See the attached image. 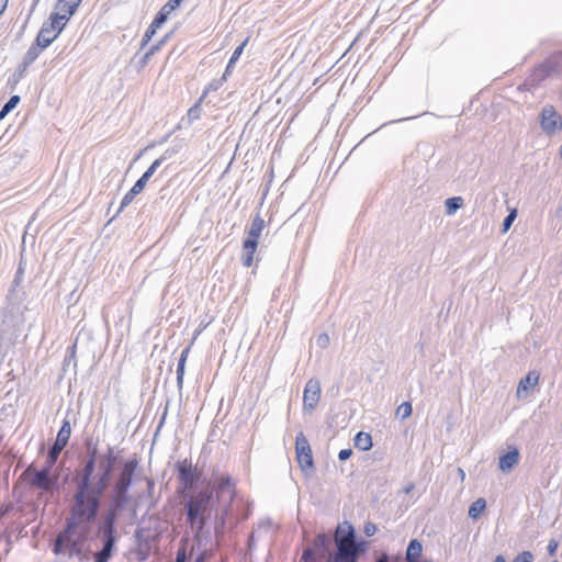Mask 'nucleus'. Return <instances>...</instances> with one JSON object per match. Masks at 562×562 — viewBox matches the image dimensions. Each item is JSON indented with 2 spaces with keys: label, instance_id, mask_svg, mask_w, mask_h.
<instances>
[{
  "label": "nucleus",
  "instance_id": "39",
  "mask_svg": "<svg viewBox=\"0 0 562 562\" xmlns=\"http://www.w3.org/2000/svg\"><path fill=\"white\" fill-rule=\"evenodd\" d=\"M352 454V450L351 449H341L338 453V459L340 461H346L348 460Z\"/></svg>",
  "mask_w": 562,
  "mask_h": 562
},
{
  "label": "nucleus",
  "instance_id": "35",
  "mask_svg": "<svg viewBox=\"0 0 562 562\" xmlns=\"http://www.w3.org/2000/svg\"><path fill=\"white\" fill-rule=\"evenodd\" d=\"M516 210H513L504 220V223H503V231L506 232L509 229L510 225L513 224L514 220L516 218Z\"/></svg>",
  "mask_w": 562,
  "mask_h": 562
},
{
  "label": "nucleus",
  "instance_id": "44",
  "mask_svg": "<svg viewBox=\"0 0 562 562\" xmlns=\"http://www.w3.org/2000/svg\"><path fill=\"white\" fill-rule=\"evenodd\" d=\"M414 488V484H408L405 488H404V492L406 494H409Z\"/></svg>",
  "mask_w": 562,
  "mask_h": 562
},
{
  "label": "nucleus",
  "instance_id": "47",
  "mask_svg": "<svg viewBox=\"0 0 562 562\" xmlns=\"http://www.w3.org/2000/svg\"><path fill=\"white\" fill-rule=\"evenodd\" d=\"M319 339H322V342H327L328 341V336L326 334L322 335L319 337Z\"/></svg>",
  "mask_w": 562,
  "mask_h": 562
},
{
  "label": "nucleus",
  "instance_id": "45",
  "mask_svg": "<svg viewBox=\"0 0 562 562\" xmlns=\"http://www.w3.org/2000/svg\"><path fill=\"white\" fill-rule=\"evenodd\" d=\"M376 562H389V557H387L386 554H383L382 557H380V558L378 559V561H376Z\"/></svg>",
  "mask_w": 562,
  "mask_h": 562
},
{
  "label": "nucleus",
  "instance_id": "31",
  "mask_svg": "<svg viewBox=\"0 0 562 562\" xmlns=\"http://www.w3.org/2000/svg\"><path fill=\"white\" fill-rule=\"evenodd\" d=\"M316 553L317 551L313 547L306 548L300 562H314Z\"/></svg>",
  "mask_w": 562,
  "mask_h": 562
},
{
  "label": "nucleus",
  "instance_id": "32",
  "mask_svg": "<svg viewBox=\"0 0 562 562\" xmlns=\"http://www.w3.org/2000/svg\"><path fill=\"white\" fill-rule=\"evenodd\" d=\"M137 194L138 193L131 188V190L123 196L120 210H123L124 207L130 205Z\"/></svg>",
  "mask_w": 562,
  "mask_h": 562
},
{
  "label": "nucleus",
  "instance_id": "43",
  "mask_svg": "<svg viewBox=\"0 0 562 562\" xmlns=\"http://www.w3.org/2000/svg\"><path fill=\"white\" fill-rule=\"evenodd\" d=\"M157 48H158L157 46H156V47L150 48V49L145 54L144 59H145V60H147V59H148V58H149V57L155 53V50H156Z\"/></svg>",
  "mask_w": 562,
  "mask_h": 562
},
{
  "label": "nucleus",
  "instance_id": "37",
  "mask_svg": "<svg viewBox=\"0 0 562 562\" xmlns=\"http://www.w3.org/2000/svg\"><path fill=\"white\" fill-rule=\"evenodd\" d=\"M188 115L191 119H199L200 117V102H198L195 105H193L189 111Z\"/></svg>",
  "mask_w": 562,
  "mask_h": 562
},
{
  "label": "nucleus",
  "instance_id": "16",
  "mask_svg": "<svg viewBox=\"0 0 562 562\" xmlns=\"http://www.w3.org/2000/svg\"><path fill=\"white\" fill-rule=\"evenodd\" d=\"M423 552L422 543L417 539H412L408 543L406 550V561L407 562H419Z\"/></svg>",
  "mask_w": 562,
  "mask_h": 562
},
{
  "label": "nucleus",
  "instance_id": "22",
  "mask_svg": "<svg viewBox=\"0 0 562 562\" xmlns=\"http://www.w3.org/2000/svg\"><path fill=\"white\" fill-rule=\"evenodd\" d=\"M486 508V501L484 498H477L474 501L468 512V515L472 519H477Z\"/></svg>",
  "mask_w": 562,
  "mask_h": 562
},
{
  "label": "nucleus",
  "instance_id": "34",
  "mask_svg": "<svg viewBox=\"0 0 562 562\" xmlns=\"http://www.w3.org/2000/svg\"><path fill=\"white\" fill-rule=\"evenodd\" d=\"M533 555L530 551H524L516 555L513 562H532Z\"/></svg>",
  "mask_w": 562,
  "mask_h": 562
},
{
  "label": "nucleus",
  "instance_id": "7",
  "mask_svg": "<svg viewBox=\"0 0 562 562\" xmlns=\"http://www.w3.org/2000/svg\"><path fill=\"white\" fill-rule=\"evenodd\" d=\"M65 26L66 24L56 20V18L49 16L48 21L40 29L35 41L38 42L42 47L47 48L58 37Z\"/></svg>",
  "mask_w": 562,
  "mask_h": 562
},
{
  "label": "nucleus",
  "instance_id": "6",
  "mask_svg": "<svg viewBox=\"0 0 562 562\" xmlns=\"http://www.w3.org/2000/svg\"><path fill=\"white\" fill-rule=\"evenodd\" d=\"M295 454L300 469L308 474L314 468V460L311 445L302 431L295 437Z\"/></svg>",
  "mask_w": 562,
  "mask_h": 562
},
{
  "label": "nucleus",
  "instance_id": "53",
  "mask_svg": "<svg viewBox=\"0 0 562 562\" xmlns=\"http://www.w3.org/2000/svg\"><path fill=\"white\" fill-rule=\"evenodd\" d=\"M180 1L182 2L183 0H180Z\"/></svg>",
  "mask_w": 562,
  "mask_h": 562
},
{
  "label": "nucleus",
  "instance_id": "26",
  "mask_svg": "<svg viewBox=\"0 0 562 562\" xmlns=\"http://www.w3.org/2000/svg\"><path fill=\"white\" fill-rule=\"evenodd\" d=\"M249 42V37H247L239 46H237L233 53V55L231 56V59L228 61V65L226 67V71L229 70V68L239 59V57L241 56L243 52H244V48L246 47V45L248 44Z\"/></svg>",
  "mask_w": 562,
  "mask_h": 562
},
{
  "label": "nucleus",
  "instance_id": "20",
  "mask_svg": "<svg viewBox=\"0 0 562 562\" xmlns=\"http://www.w3.org/2000/svg\"><path fill=\"white\" fill-rule=\"evenodd\" d=\"M45 49V47H42V45L38 42H34L24 56V63L25 64H32L34 63L37 57L42 54V52Z\"/></svg>",
  "mask_w": 562,
  "mask_h": 562
},
{
  "label": "nucleus",
  "instance_id": "19",
  "mask_svg": "<svg viewBox=\"0 0 562 562\" xmlns=\"http://www.w3.org/2000/svg\"><path fill=\"white\" fill-rule=\"evenodd\" d=\"M70 435H71L70 423H69V420L65 419L63 422V425H61L58 434H57L55 442L58 443V446L60 445L63 447H66L68 443V440L70 438Z\"/></svg>",
  "mask_w": 562,
  "mask_h": 562
},
{
  "label": "nucleus",
  "instance_id": "3",
  "mask_svg": "<svg viewBox=\"0 0 562 562\" xmlns=\"http://www.w3.org/2000/svg\"><path fill=\"white\" fill-rule=\"evenodd\" d=\"M213 491L218 503L216 533L225 527L226 517L232 510V503L236 494L235 484L229 475L222 474L214 480L213 490L205 488L191 494L184 504L187 522L195 532V536L203 531L207 519L211 517Z\"/></svg>",
  "mask_w": 562,
  "mask_h": 562
},
{
  "label": "nucleus",
  "instance_id": "10",
  "mask_svg": "<svg viewBox=\"0 0 562 562\" xmlns=\"http://www.w3.org/2000/svg\"><path fill=\"white\" fill-rule=\"evenodd\" d=\"M82 0H58L50 16L67 24Z\"/></svg>",
  "mask_w": 562,
  "mask_h": 562
},
{
  "label": "nucleus",
  "instance_id": "51",
  "mask_svg": "<svg viewBox=\"0 0 562 562\" xmlns=\"http://www.w3.org/2000/svg\"><path fill=\"white\" fill-rule=\"evenodd\" d=\"M76 353L75 352H71L70 353V358H75Z\"/></svg>",
  "mask_w": 562,
  "mask_h": 562
},
{
  "label": "nucleus",
  "instance_id": "50",
  "mask_svg": "<svg viewBox=\"0 0 562 562\" xmlns=\"http://www.w3.org/2000/svg\"><path fill=\"white\" fill-rule=\"evenodd\" d=\"M194 562H204L203 557H198Z\"/></svg>",
  "mask_w": 562,
  "mask_h": 562
},
{
  "label": "nucleus",
  "instance_id": "36",
  "mask_svg": "<svg viewBox=\"0 0 562 562\" xmlns=\"http://www.w3.org/2000/svg\"><path fill=\"white\" fill-rule=\"evenodd\" d=\"M147 181L144 180L142 177L134 183L132 189L136 191L138 194L144 190Z\"/></svg>",
  "mask_w": 562,
  "mask_h": 562
},
{
  "label": "nucleus",
  "instance_id": "18",
  "mask_svg": "<svg viewBox=\"0 0 562 562\" xmlns=\"http://www.w3.org/2000/svg\"><path fill=\"white\" fill-rule=\"evenodd\" d=\"M355 447L361 451L372 448V437L368 432L359 431L355 437Z\"/></svg>",
  "mask_w": 562,
  "mask_h": 562
},
{
  "label": "nucleus",
  "instance_id": "1",
  "mask_svg": "<svg viewBox=\"0 0 562 562\" xmlns=\"http://www.w3.org/2000/svg\"><path fill=\"white\" fill-rule=\"evenodd\" d=\"M95 467L97 448L94 447L76 480L65 527L53 543V552L56 555L67 554L68 558H77L80 562L88 559L83 552V546L88 538L89 525L97 519L102 498L111 483V479L95 472Z\"/></svg>",
  "mask_w": 562,
  "mask_h": 562
},
{
  "label": "nucleus",
  "instance_id": "12",
  "mask_svg": "<svg viewBox=\"0 0 562 562\" xmlns=\"http://www.w3.org/2000/svg\"><path fill=\"white\" fill-rule=\"evenodd\" d=\"M519 461V451L515 448L501 456L498 467L502 472H510Z\"/></svg>",
  "mask_w": 562,
  "mask_h": 562
},
{
  "label": "nucleus",
  "instance_id": "9",
  "mask_svg": "<svg viewBox=\"0 0 562 562\" xmlns=\"http://www.w3.org/2000/svg\"><path fill=\"white\" fill-rule=\"evenodd\" d=\"M540 125L544 133L552 135L562 130V116L552 105L542 109Z\"/></svg>",
  "mask_w": 562,
  "mask_h": 562
},
{
  "label": "nucleus",
  "instance_id": "11",
  "mask_svg": "<svg viewBox=\"0 0 562 562\" xmlns=\"http://www.w3.org/2000/svg\"><path fill=\"white\" fill-rule=\"evenodd\" d=\"M321 398V383L310 379L304 389L303 404L305 409H314Z\"/></svg>",
  "mask_w": 562,
  "mask_h": 562
},
{
  "label": "nucleus",
  "instance_id": "40",
  "mask_svg": "<svg viewBox=\"0 0 562 562\" xmlns=\"http://www.w3.org/2000/svg\"><path fill=\"white\" fill-rule=\"evenodd\" d=\"M558 546H559L558 541H555L554 539L550 540L548 543V553L550 555H554L557 552Z\"/></svg>",
  "mask_w": 562,
  "mask_h": 562
},
{
  "label": "nucleus",
  "instance_id": "8",
  "mask_svg": "<svg viewBox=\"0 0 562 562\" xmlns=\"http://www.w3.org/2000/svg\"><path fill=\"white\" fill-rule=\"evenodd\" d=\"M178 479L183 485L184 491L192 490L193 485L200 480L201 473L192 467L190 460L184 459L177 463Z\"/></svg>",
  "mask_w": 562,
  "mask_h": 562
},
{
  "label": "nucleus",
  "instance_id": "48",
  "mask_svg": "<svg viewBox=\"0 0 562 562\" xmlns=\"http://www.w3.org/2000/svg\"><path fill=\"white\" fill-rule=\"evenodd\" d=\"M319 339H322V342H327L328 341V336L326 334L322 335L319 337Z\"/></svg>",
  "mask_w": 562,
  "mask_h": 562
},
{
  "label": "nucleus",
  "instance_id": "25",
  "mask_svg": "<svg viewBox=\"0 0 562 562\" xmlns=\"http://www.w3.org/2000/svg\"><path fill=\"white\" fill-rule=\"evenodd\" d=\"M187 357H188V353H181V356L179 358V361H178V367H177V384H178L179 387H181L182 383H183L184 367H186Z\"/></svg>",
  "mask_w": 562,
  "mask_h": 562
},
{
  "label": "nucleus",
  "instance_id": "29",
  "mask_svg": "<svg viewBox=\"0 0 562 562\" xmlns=\"http://www.w3.org/2000/svg\"><path fill=\"white\" fill-rule=\"evenodd\" d=\"M412 414V405L408 402L402 403L396 409V416L401 419H406Z\"/></svg>",
  "mask_w": 562,
  "mask_h": 562
},
{
  "label": "nucleus",
  "instance_id": "38",
  "mask_svg": "<svg viewBox=\"0 0 562 562\" xmlns=\"http://www.w3.org/2000/svg\"><path fill=\"white\" fill-rule=\"evenodd\" d=\"M376 530H378V528H376V526L373 522H367L364 525V530L363 531L369 537L373 536L376 532Z\"/></svg>",
  "mask_w": 562,
  "mask_h": 562
},
{
  "label": "nucleus",
  "instance_id": "13",
  "mask_svg": "<svg viewBox=\"0 0 562 562\" xmlns=\"http://www.w3.org/2000/svg\"><path fill=\"white\" fill-rule=\"evenodd\" d=\"M539 376H540V374L537 371L528 372V374L524 379H521L518 384L517 396L519 398L526 396L529 389L537 385V383L539 381Z\"/></svg>",
  "mask_w": 562,
  "mask_h": 562
},
{
  "label": "nucleus",
  "instance_id": "23",
  "mask_svg": "<svg viewBox=\"0 0 562 562\" xmlns=\"http://www.w3.org/2000/svg\"><path fill=\"white\" fill-rule=\"evenodd\" d=\"M64 448L65 447H63L60 445L58 446V443L54 442V445L50 447V449L48 451L45 467L52 469Z\"/></svg>",
  "mask_w": 562,
  "mask_h": 562
},
{
  "label": "nucleus",
  "instance_id": "24",
  "mask_svg": "<svg viewBox=\"0 0 562 562\" xmlns=\"http://www.w3.org/2000/svg\"><path fill=\"white\" fill-rule=\"evenodd\" d=\"M181 4L180 0H169L157 14H162V19L167 21L168 16Z\"/></svg>",
  "mask_w": 562,
  "mask_h": 562
},
{
  "label": "nucleus",
  "instance_id": "5",
  "mask_svg": "<svg viewBox=\"0 0 562 562\" xmlns=\"http://www.w3.org/2000/svg\"><path fill=\"white\" fill-rule=\"evenodd\" d=\"M23 475L29 479L31 486L45 492H52L58 482V475H53L52 469L47 467H44L42 470L29 467L23 472Z\"/></svg>",
  "mask_w": 562,
  "mask_h": 562
},
{
  "label": "nucleus",
  "instance_id": "49",
  "mask_svg": "<svg viewBox=\"0 0 562 562\" xmlns=\"http://www.w3.org/2000/svg\"><path fill=\"white\" fill-rule=\"evenodd\" d=\"M458 471H459V476H461V479L463 480L465 476L464 471L460 468L458 469Z\"/></svg>",
  "mask_w": 562,
  "mask_h": 562
},
{
  "label": "nucleus",
  "instance_id": "28",
  "mask_svg": "<svg viewBox=\"0 0 562 562\" xmlns=\"http://www.w3.org/2000/svg\"><path fill=\"white\" fill-rule=\"evenodd\" d=\"M20 102L19 95H13L10 100L4 104V106L0 111V120H2L16 104Z\"/></svg>",
  "mask_w": 562,
  "mask_h": 562
},
{
  "label": "nucleus",
  "instance_id": "17",
  "mask_svg": "<svg viewBox=\"0 0 562 562\" xmlns=\"http://www.w3.org/2000/svg\"><path fill=\"white\" fill-rule=\"evenodd\" d=\"M166 22V20L162 19V14H157L151 22V24L148 26L147 31L144 34L142 46H145L151 37L156 34L157 30Z\"/></svg>",
  "mask_w": 562,
  "mask_h": 562
},
{
  "label": "nucleus",
  "instance_id": "52",
  "mask_svg": "<svg viewBox=\"0 0 562 562\" xmlns=\"http://www.w3.org/2000/svg\"><path fill=\"white\" fill-rule=\"evenodd\" d=\"M552 562H559V561H552Z\"/></svg>",
  "mask_w": 562,
  "mask_h": 562
},
{
  "label": "nucleus",
  "instance_id": "21",
  "mask_svg": "<svg viewBox=\"0 0 562 562\" xmlns=\"http://www.w3.org/2000/svg\"><path fill=\"white\" fill-rule=\"evenodd\" d=\"M114 465H115V463L104 461L97 457L95 472L112 480V473L114 470Z\"/></svg>",
  "mask_w": 562,
  "mask_h": 562
},
{
  "label": "nucleus",
  "instance_id": "15",
  "mask_svg": "<svg viewBox=\"0 0 562 562\" xmlns=\"http://www.w3.org/2000/svg\"><path fill=\"white\" fill-rule=\"evenodd\" d=\"M258 244L254 241L244 240L243 243V265L247 268L254 263V255L257 250Z\"/></svg>",
  "mask_w": 562,
  "mask_h": 562
},
{
  "label": "nucleus",
  "instance_id": "46",
  "mask_svg": "<svg viewBox=\"0 0 562 562\" xmlns=\"http://www.w3.org/2000/svg\"><path fill=\"white\" fill-rule=\"evenodd\" d=\"M494 562H506V560L503 555H497Z\"/></svg>",
  "mask_w": 562,
  "mask_h": 562
},
{
  "label": "nucleus",
  "instance_id": "14",
  "mask_svg": "<svg viewBox=\"0 0 562 562\" xmlns=\"http://www.w3.org/2000/svg\"><path fill=\"white\" fill-rule=\"evenodd\" d=\"M263 228V220L260 216H256L251 222L250 228L247 233V238L245 240L258 244Z\"/></svg>",
  "mask_w": 562,
  "mask_h": 562
},
{
  "label": "nucleus",
  "instance_id": "27",
  "mask_svg": "<svg viewBox=\"0 0 562 562\" xmlns=\"http://www.w3.org/2000/svg\"><path fill=\"white\" fill-rule=\"evenodd\" d=\"M462 202H463V200L460 196H454V198L448 199L446 201L447 214H449V215L453 214L458 209L461 207Z\"/></svg>",
  "mask_w": 562,
  "mask_h": 562
},
{
  "label": "nucleus",
  "instance_id": "30",
  "mask_svg": "<svg viewBox=\"0 0 562 562\" xmlns=\"http://www.w3.org/2000/svg\"><path fill=\"white\" fill-rule=\"evenodd\" d=\"M164 158H158L153 161V164L149 166V168L143 173L142 178L146 181L150 179V177L154 175L156 169L161 165Z\"/></svg>",
  "mask_w": 562,
  "mask_h": 562
},
{
  "label": "nucleus",
  "instance_id": "41",
  "mask_svg": "<svg viewBox=\"0 0 562 562\" xmlns=\"http://www.w3.org/2000/svg\"><path fill=\"white\" fill-rule=\"evenodd\" d=\"M187 561V553L184 548H180L177 551L176 562H186Z\"/></svg>",
  "mask_w": 562,
  "mask_h": 562
},
{
  "label": "nucleus",
  "instance_id": "4",
  "mask_svg": "<svg viewBox=\"0 0 562 562\" xmlns=\"http://www.w3.org/2000/svg\"><path fill=\"white\" fill-rule=\"evenodd\" d=\"M342 526L337 527L335 533V543L337 551L334 554H329L330 537L324 532L316 536L313 548L322 557L328 554L326 562H358L359 557L366 550L364 541H357L355 529L351 525H348V530L345 535Z\"/></svg>",
  "mask_w": 562,
  "mask_h": 562
},
{
  "label": "nucleus",
  "instance_id": "42",
  "mask_svg": "<svg viewBox=\"0 0 562 562\" xmlns=\"http://www.w3.org/2000/svg\"><path fill=\"white\" fill-rule=\"evenodd\" d=\"M9 0H0V15L3 14L8 7Z\"/></svg>",
  "mask_w": 562,
  "mask_h": 562
},
{
  "label": "nucleus",
  "instance_id": "33",
  "mask_svg": "<svg viewBox=\"0 0 562 562\" xmlns=\"http://www.w3.org/2000/svg\"><path fill=\"white\" fill-rule=\"evenodd\" d=\"M98 458L112 463L117 462V456L114 453V448L111 446H109L106 453L100 454Z\"/></svg>",
  "mask_w": 562,
  "mask_h": 562
},
{
  "label": "nucleus",
  "instance_id": "2",
  "mask_svg": "<svg viewBox=\"0 0 562 562\" xmlns=\"http://www.w3.org/2000/svg\"><path fill=\"white\" fill-rule=\"evenodd\" d=\"M137 467L138 460L134 456L121 464L113 479L106 508L95 528L94 537L100 542L101 548L93 553L94 562H109L116 551L119 539L116 521L132 502L130 488Z\"/></svg>",
  "mask_w": 562,
  "mask_h": 562
}]
</instances>
